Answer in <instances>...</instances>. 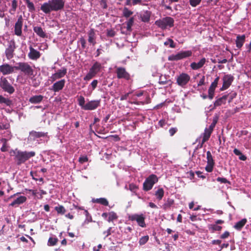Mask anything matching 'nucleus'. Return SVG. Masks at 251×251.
I'll list each match as a JSON object with an SVG mask.
<instances>
[{
    "label": "nucleus",
    "instance_id": "4468645a",
    "mask_svg": "<svg viewBox=\"0 0 251 251\" xmlns=\"http://www.w3.org/2000/svg\"><path fill=\"white\" fill-rule=\"evenodd\" d=\"M67 72V69L65 67H63L61 69L58 70L56 73L52 74L50 76V80L51 82H53L56 79H58L64 77L66 75Z\"/></svg>",
    "mask_w": 251,
    "mask_h": 251
},
{
    "label": "nucleus",
    "instance_id": "5fc2aeb1",
    "mask_svg": "<svg viewBox=\"0 0 251 251\" xmlns=\"http://www.w3.org/2000/svg\"><path fill=\"white\" fill-rule=\"evenodd\" d=\"M88 160V158L87 156H81L78 159V161L80 163L83 164L85 162H87Z\"/></svg>",
    "mask_w": 251,
    "mask_h": 251
},
{
    "label": "nucleus",
    "instance_id": "39448f33",
    "mask_svg": "<svg viewBox=\"0 0 251 251\" xmlns=\"http://www.w3.org/2000/svg\"><path fill=\"white\" fill-rule=\"evenodd\" d=\"M158 179L155 175H151L145 180L143 185V189L148 191L152 189L154 184L158 182Z\"/></svg>",
    "mask_w": 251,
    "mask_h": 251
},
{
    "label": "nucleus",
    "instance_id": "680f3d73",
    "mask_svg": "<svg viewBox=\"0 0 251 251\" xmlns=\"http://www.w3.org/2000/svg\"><path fill=\"white\" fill-rule=\"evenodd\" d=\"M229 235L230 233L228 231H226L221 235L220 238L223 239H226L229 236Z\"/></svg>",
    "mask_w": 251,
    "mask_h": 251
},
{
    "label": "nucleus",
    "instance_id": "4be33fe9",
    "mask_svg": "<svg viewBox=\"0 0 251 251\" xmlns=\"http://www.w3.org/2000/svg\"><path fill=\"white\" fill-rule=\"evenodd\" d=\"M33 29L34 32L40 37L46 38L47 37L46 33L41 26H34Z\"/></svg>",
    "mask_w": 251,
    "mask_h": 251
},
{
    "label": "nucleus",
    "instance_id": "72a5a7b5",
    "mask_svg": "<svg viewBox=\"0 0 251 251\" xmlns=\"http://www.w3.org/2000/svg\"><path fill=\"white\" fill-rule=\"evenodd\" d=\"M0 141L3 143L2 146L0 148V151L2 152L7 151L8 148H9L7 144L8 140L5 138H2Z\"/></svg>",
    "mask_w": 251,
    "mask_h": 251
},
{
    "label": "nucleus",
    "instance_id": "473e14b6",
    "mask_svg": "<svg viewBox=\"0 0 251 251\" xmlns=\"http://www.w3.org/2000/svg\"><path fill=\"white\" fill-rule=\"evenodd\" d=\"M245 40V36L243 35L242 36H238L237 37L236 40V45L237 47H242L243 45Z\"/></svg>",
    "mask_w": 251,
    "mask_h": 251
},
{
    "label": "nucleus",
    "instance_id": "f3484780",
    "mask_svg": "<svg viewBox=\"0 0 251 251\" xmlns=\"http://www.w3.org/2000/svg\"><path fill=\"white\" fill-rule=\"evenodd\" d=\"M88 41L90 43V46H94L96 43V31L92 28L88 32Z\"/></svg>",
    "mask_w": 251,
    "mask_h": 251
},
{
    "label": "nucleus",
    "instance_id": "7c9ffc66",
    "mask_svg": "<svg viewBox=\"0 0 251 251\" xmlns=\"http://www.w3.org/2000/svg\"><path fill=\"white\" fill-rule=\"evenodd\" d=\"M0 104H4L6 106H10L12 101L8 98H6L0 95Z\"/></svg>",
    "mask_w": 251,
    "mask_h": 251
},
{
    "label": "nucleus",
    "instance_id": "20e7f679",
    "mask_svg": "<svg viewBox=\"0 0 251 251\" xmlns=\"http://www.w3.org/2000/svg\"><path fill=\"white\" fill-rule=\"evenodd\" d=\"M15 69L20 71L25 75L31 76L33 74L32 67L27 62H19L15 66Z\"/></svg>",
    "mask_w": 251,
    "mask_h": 251
},
{
    "label": "nucleus",
    "instance_id": "423d86ee",
    "mask_svg": "<svg viewBox=\"0 0 251 251\" xmlns=\"http://www.w3.org/2000/svg\"><path fill=\"white\" fill-rule=\"evenodd\" d=\"M192 52L191 50L181 51L176 54H172L168 57L169 61H177L188 57L192 55Z\"/></svg>",
    "mask_w": 251,
    "mask_h": 251
},
{
    "label": "nucleus",
    "instance_id": "c85d7f7f",
    "mask_svg": "<svg viewBox=\"0 0 251 251\" xmlns=\"http://www.w3.org/2000/svg\"><path fill=\"white\" fill-rule=\"evenodd\" d=\"M174 202L175 201L173 199L168 198L162 205L163 209L165 210L169 209L174 204Z\"/></svg>",
    "mask_w": 251,
    "mask_h": 251
},
{
    "label": "nucleus",
    "instance_id": "0eeeda50",
    "mask_svg": "<svg viewBox=\"0 0 251 251\" xmlns=\"http://www.w3.org/2000/svg\"><path fill=\"white\" fill-rule=\"evenodd\" d=\"M128 219L131 221H136L138 225L142 227H146L145 223V217L143 214H134L129 215Z\"/></svg>",
    "mask_w": 251,
    "mask_h": 251
},
{
    "label": "nucleus",
    "instance_id": "37998d69",
    "mask_svg": "<svg viewBox=\"0 0 251 251\" xmlns=\"http://www.w3.org/2000/svg\"><path fill=\"white\" fill-rule=\"evenodd\" d=\"M27 7L30 12H33L35 11V7L33 2H31L29 0H27V2H25Z\"/></svg>",
    "mask_w": 251,
    "mask_h": 251
},
{
    "label": "nucleus",
    "instance_id": "f257e3e1",
    "mask_svg": "<svg viewBox=\"0 0 251 251\" xmlns=\"http://www.w3.org/2000/svg\"><path fill=\"white\" fill-rule=\"evenodd\" d=\"M65 1L63 0H49L41 6V10L46 14L51 11H57L63 9Z\"/></svg>",
    "mask_w": 251,
    "mask_h": 251
},
{
    "label": "nucleus",
    "instance_id": "79ce46f5",
    "mask_svg": "<svg viewBox=\"0 0 251 251\" xmlns=\"http://www.w3.org/2000/svg\"><path fill=\"white\" fill-rule=\"evenodd\" d=\"M123 16L126 18H128L133 14V12L128 10L127 8L125 7L123 12Z\"/></svg>",
    "mask_w": 251,
    "mask_h": 251
},
{
    "label": "nucleus",
    "instance_id": "c03bdc74",
    "mask_svg": "<svg viewBox=\"0 0 251 251\" xmlns=\"http://www.w3.org/2000/svg\"><path fill=\"white\" fill-rule=\"evenodd\" d=\"M118 218V216L116 213L114 212H111L109 213V217L108 219V221L110 222L113 221V220H116Z\"/></svg>",
    "mask_w": 251,
    "mask_h": 251
},
{
    "label": "nucleus",
    "instance_id": "2f4dec72",
    "mask_svg": "<svg viewBox=\"0 0 251 251\" xmlns=\"http://www.w3.org/2000/svg\"><path fill=\"white\" fill-rule=\"evenodd\" d=\"M164 195V191L162 188H159L157 191H155L154 195L156 199L159 201L162 199Z\"/></svg>",
    "mask_w": 251,
    "mask_h": 251
},
{
    "label": "nucleus",
    "instance_id": "a211bd4d",
    "mask_svg": "<svg viewBox=\"0 0 251 251\" xmlns=\"http://www.w3.org/2000/svg\"><path fill=\"white\" fill-rule=\"evenodd\" d=\"M65 80L61 79L54 83L52 86V90L54 92H59L65 86Z\"/></svg>",
    "mask_w": 251,
    "mask_h": 251
},
{
    "label": "nucleus",
    "instance_id": "a19ab883",
    "mask_svg": "<svg viewBox=\"0 0 251 251\" xmlns=\"http://www.w3.org/2000/svg\"><path fill=\"white\" fill-rule=\"evenodd\" d=\"M55 210L57 211L58 214H64L66 212V209L62 205L55 207Z\"/></svg>",
    "mask_w": 251,
    "mask_h": 251
},
{
    "label": "nucleus",
    "instance_id": "6e6552de",
    "mask_svg": "<svg viewBox=\"0 0 251 251\" xmlns=\"http://www.w3.org/2000/svg\"><path fill=\"white\" fill-rule=\"evenodd\" d=\"M0 87L4 92L9 94H13L15 91L14 88L10 84L5 77H1L0 78Z\"/></svg>",
    "mask_w": 251,
    "mask_h": 251
},
{
    "label": "nucleus",
    "instance_id": "49530a36",
    "mask_svg": "<svg viewBox=\"0 0 251 251\" xmlns=\"http://www.w3.org/2000/svg\"><path fill=\"white\" fill-rule=\"evenodd\" d=\"M58 242V239L56 238L50 237L48 240V245L53 246L56 244Z\"/></svg>",
    "mask_w": 251,
    "mask_h": 251
},
{
    "label": "nucleus",
    "instance_id": "f8f14e48",
    "mask_svg": "<svg viewBox=\"0 0 251 251\" xmlns=\"http://www.w3.org/2000/svg\"><path fill=\"white\" fill-rule=\"evenodd\" d=\"M23 22L24 19L22 16H19L14 25V33L17 36H21L22 35Z\"/></svg>",
    "mask_w": 251,
    "mask_h": 251
},
{
    "label": "nucleus",
    "instance_id": "2eb2a0df",
    "mask_svg": "<svg viewBox=\"0 0 251 251\" xmlns=\"http://www.w3.org/2000/svg\"><path fill=\"white\" fill-rule=\"evenodd\" d=\"M100 100H93L88 101L85 104L84 110H94L100 106Z\"/></svg>",
    "mask_w": 251,
    "mask_h": 251
},
{
    "label": "nucleus",
    "instance_id": "1a4fd4ad",
    "mask_svg": "<svg viewBox=\"0 0 251 251\" xmlns=\"http://www.w3.org/2000/svg\"><path fill=\"white\" fill-rule=\"evenodd\" d=\"M190 80V76L186 73H181L176 78V84L184 88Z\"/></svg>",
    "mask_w": 251,
    "mask_h": 251
},
{
    "label": "nucleus",
    "instance_id": "774afa93",
    "mask_svg": "<svg viewBox=\"0 0 251 251\" xmlns=\"http://www.w3.org/2000/svg\"><path fill=\"white\" fill-rule=\"evenodd\" d=\"M158 124L160 126V127H163L166 125L165 120L164 119L160 120L158 122Z\"/></svg>",
    "mask_w": 251,
    "mask_h": 251
},
{
    "label": "nucleus",
    "instance_id": "603ef678",
    "mask_svg": "<svg viewBox=\"0 0 251 251\" xmlns=\"http://www.w3.org/2000/svg\"><path fill=\"white\" fill-rule=\"evenodd\" d=\"M201 0H190V4L193 7H195L200 4Z\"/></svg>",
    "mask_w": 251,
    "mask_h": 251
},
{
    "label": "nucleus",
    "instance_id": "69168bd1",
    "mask_svg": "<svg viewBox=\"0 0 251 251\" xmlns=\"http://www.w3.org/2000/svg\"><path fill=\"white\" fill-rule=\"evenodd\" d=\"M107 34L108 36L113 37L115 34V32L112 29L107 30Z\"/></svg>",
    "mask_w": 251,
    "mask_h": 251
},
{
    "label": "nucleus",
    "instance_id": "4c0bfd02",
    "mask_svg": "<svg viewBox=\"0 0 251 251\" xmlns=\"http://www.w3.org/2000/svg\"><path fill=\"white\" fill-rule=\"evenodd\" d=\"M77 101H78V105L81 107L82 109L84 110L85 104H85V101L84 98L83 96H80L78 98Z\"/></svg>",
    "mask_w": 251,
    "mask_h": 251
},
{
    "label": "nucleus",
    "instance_id": "a878e982",
    "mask_svg": "<svg viewBox=\"0 0 251 251\" xmlns=\"http://www.w3.org/2000/svg\"><path fill=\"white\" fill-rule=\"evenodd\" d=\"M101 68V64L98 62H96L93 64L92 67L90 69V71L96 75L100 71Z\"/></svg>",
    "mask_w": 251,
    "mask_h": 251
},
{
    "label": "nucleus",
    "instance_id": "4d7b16f0",
    "mask_svg": "<svg viewBox=\"0 0 251 251\" xmlns=\"http://www.w3.org/2000/svg\"><path fill=\"white\" fill-rule=\"evenodd\" d=\"M10 125L8 124H0V130L7 129L9 128Z\"/></svg>",
    "mask_w": 251,
    "mask_h": 251
},
{
    "label": "nucleus",
    "instance_id": "bb28decb",
    "mask_svg": "<svg viewBox=\"0 0 251 251\" xmlns=\"http://www.w3.org/2000/svg\"><path fill=\"white\" fill-rule=\"evenodd\" d=\"M217 86L215 85L211 84L210 87L208 90V99L210 100H212L214 97L215 95V90Z\"/></svg>",
    "mask_w": 251,
    "mask_h": 251
},
{
    "label": "nucleus",
    "instance_id": "5701e85b",
    "mask_svg": "<svg viewBox=\"0 0 251 251\" xmlns=\"http://www.w3.org/2000/svg\"><path fill=\"white\" fill-rule=\"evenodd\" d=\"M228 97V95H226L218 99L214 103V107H216L221 106L223 104H225Z\"/></svg>",
    "mask_w": 251,
    "mask_h": 251
},
{
    "label": "nucleus",
    "instance_id": "3c124183",
    "mask_svg": "<svg viewBox=\"0 0 251 251\" xmlns=\"http://www.w3.org/2000/svg\"><path fill=\"white\" fill-rule=\"evenodd\" d=\"M216 180H217V181L220 182L221 183L230 184V181H228L227 179H226V178H224V177H218L217 178Z\"/></svg>",
    "mask_w": 251,
    "mask_h": 251
},
{
    "label": "nucleus",
    "instance_id": "e433bc0d",
    "mask_svg": "<svg viewBox=\"0 0 251 251\" xmlns=\"http://www.w3.org/2000/svg\"><path fill=\"white\" fill-rule=\"evenodd\" d=\"M134 23V18L133 17L130 18L128 21L126 22V30L128 32H130L132 30L131 27Z\"/></svg>",
    "mask_w": 251,
    "mask_h": 251
},
{
    "label": "nucleus",
    "instance_id": "b1692460",
    "mask_svg": "<svg viewBox=\"0 0 251 251\" xmlns=\"http://www.w3.org/2000/svg\"><path fill=\"white\" fill-rule=\"evenodd\" d=\"M44 97L42 95H35L30 97L29 101L31 103L37 104L41 102L43 100Z\"/></svg>",
    "mask_w": 251,
    "mask_h": 251
},
{
    "label": "nucleus",
    "instance_id": "dca6fc26",
    "mask_svg": "<svg viewBox=\"0 0 251 251\" xmlns=\"http://www.w3.org/2000/svg\"><path fill=\"white\" fill-rule=\"evenodd\" d=\"M15 66L13 67L8 64H3L0 66V72L3 75H6L14 72Z\"/></svg>",
    "mask_w": 251,
    "mask_h": 251
},
{
    "label": "nucleus",
    "instance_id": "bf43d9fd",
    "mask_svg": "<svg viewBox=\"0 0 251 251\" xmlns=\"http://www.w3.org/2000/svg\"><path fill=\"white\" fill-rule=\"evenodd\" d=\"M30 176H32V179L35 180H38V178H37V177L38 176V174L36 172L31 171L30 172Z\"/></svg>",
    "mask_w": 251,
    "mask_h": 251
},
{
    "label": "nucleus",
    "instance_id": "e2e57ef3",
    "mask_svg": "<svg viewBox=\"0 0 251 251\" xmlns=\"http://www.w3.org/2000/svg\"><path fill=\"white\" fill-rule=\"evenodd\" d=\"M205 84V76H203L200 79L199 82L198 83V86H201V85H204Z\"/></svg>",
    "mask_w": 251,
    "mask_h": 251
},
{
    "label": "nucleus",
    "instance_id": "0e129e2a",
    "mask_svg": "<svg viewBox=\"0 0 251 251\" xmlns=\"http://www.w3.org/2000/svg\"><path fill=\"white\" fill-rule=\"evenodd\" d=\"M98 80L96 79L94 80L91 83V85L93 88V90H94L97 86L98 84Z\"/></svg>",
    "mask_w": 251,
    "mask_h": 251
},
{
    "label": "nucleus",
    "instance_id": "9b49d317",
    "mask_svg": "<svg viewBox=\"0 0 251 251\" xmlns=\"http://www.w3.org/2000/svg\"><path fill=\"white\" fill-rule=\"evenodd\" d=\"M207 165L205 167V171L208 173L213 171L215 163L212 154L210 151L206 152Z\"/></svg>",
    "mask_w": 251,
    "mask_h": 251
},
{
    "label": "nucleus",
    "instance_id": "338daca9",
    "mask_svg": "<svg viewBox=\"0 0 251 251\" xmlns=\"http://www.w3.org/2000/svg\"><path fill=\"white\" fill-rule=\"evenodd\" d=\"M196 174L199 177L201 178L202 179H205L206 178V176L204 175H202V172H201L200 171H196Z\"/></svg>",
    "mask_w": 251,
    "mask_h": 251
},
{
    "label": "nucleus",
    "instance_id": "c9c22d12",
    "mask_svg": "<svg viewBox=\"0 0 251 251\" xmlns=\"http://www.w3.org/2000/svg\"><path fill=\"white\" fill-rule=\"evenodd\" d=\"M151 14L150 12L146 11L141 16L142 21L144 22H148L150 20Z\"/></svg>",
    "mask_w": 251,
    "mask_h": 251
},
{
    "label": "nucleus",
    "instance_id": "8fccbe9b",
    "mask_svg": "<svg viewBox=\"0 0 251 251\" xmlns=\"http://www.w3.org/2000/svg\"><path fill=\"white\" fill-rule=\"evenodd\" d=\"M191 68L194 70H198L201 68V66L198 63L192 62L190 64Z\"/></svg>",
    "mask_w": 251,
    "mask_h": 251
},
{
    "label": "nucleus",
    "instance_id": "de8ad7c7",
    "mask_svg": "<svg viewBox=\"0 0 251 251\" xmlns=\"http://www.w3.org/2000/svg\"><path fill=\"white\" fill-rule=\"evenodd\" d=\"M84 214L86 216L85 222H87V223H90V222H92V216L89 214L88 210H84Z\"/></svg>",
    "mask_w": 251,
    "mask_h": 251
},
{
    "label": "nucleus",
    "instance_id": "f03ea898",
    "mask_svg": "<svg viewBox=\"0 0 251 251\" xmlns=\"http://www.w3.org/2000/svg\"><path fill=\"white\" fill-rule=\"evenodd\" d=\"M11 155H14V160L16 162V164L20 166L22 164L25 163L29 158L34 157L35 155V152L34 151H22L20 150H12L10 151Z\"/></svg>",
    "mask_w": 251,
    "mask_h": 251
},
{
    "label": "nucleus",
    "instance_id": "ea45409f",
    "mask_svg": "<svg viewBox=\"0 0 251 251\" xmlns=\"http://www.w3.org/2000/svg\"><path fill=\"white\" fill-rule=\"evenodd\" d=\"M209 229L210 230H211L212 232H214L215 231H221L222 229V227L215 224L210 225L209 226Z\"/></svg>",
    "mask_w": 251,
    "mask_h": 251
},
{
    "label": "nucleus",
    "instance_id": "58836bf2",
    "mask_svg": "<svg viewBox=\"0 0 251 251\" xmlns=\"http://www.w3.org/2000/svg\"><path fill=\"white\" fill-rule=\"evenodd\" d=\"M14 50L13 48H7L5 50V54L7 58L10 59L13 56V53Z\"/></svg>",
    "mask_w": 251,
    "mask_h": 251
},
{
    "label": "nucleus",
    "instance_id": "412c9836",
    "mask_svg": "<svg viewBox=\"0 0 251 251\" xmlns=\"http://www.w3.org/2000/svg\"><path fill=\"white\" fill-rule=\"evenodd\" d=\"M30 51L28 53V57L33 60H36L41 56V53L39 51L36 50L34 48H29Z\"/></svg>",
    "mask_w": 251,
    "mask_h": 251
},
{
    "label": "nucleus",
    "instance_id": "f704fd0d",
    "mask_svg": "<svg viewBox=\"0 0 251 251\" xmlns=\"http://www.w3.org/2000/svg\"><path fill=\"white\" fill-rule=\"evenodd\" d=\"M17 7V1L16 0H12L11 2V8L9 9V13L13 15L16 10Z\"/></svg>",
    "mask_w": 251,
    "mask_h": 251
},
{
    "label": "nucleus",
    "instance_id": "cd10ccee",
    "mask_svg": "<svg viewBox=\"0 0 251 251\" xmlns=\"http://www.w3.org/2000/svg\"><path fill=\"white\" fill-rule=\"evenodd\" d=\"M92 201L94 203H97L101 204L104 206H108L109 202L106 199L104 198H101L99 199H93Z\"/></svg>",
    "mask_w": 251,
    "mask_h": 251
},
{
    "label": "nucleus",
    "instance_id": "7ed1b4c3",
    "mask_svg": "<svg viewBox=\"0 0 251 251\" xmlns=\"http://www.w3.org/2000/svg\"><path fill=\"white\" fill-rule=\"evenodd\" d=\"M174 20L170 17H166L155 21V24L159 28L165 29L174 26Z\"/></svg>",
    "mask_w": 251,
    "mask_h": 251
},
{
    "label": "nucleus",
    "instance_id": "393cba45",
    "mask_svg": "<svg viewBox=\"0 0 251 251\" xmlns=\"http://www.w3.org/2000/svg\"><path fill=\"white\" fill-rule=\"evenodd\" d=\"M247 222V219L246 218H244L237 222L234 226V228L238 230H241Z\"/></svg>",
    "mask_w": 251,
    "mask_h": 251
},
{
    "label": "nucleus",
    "instance_id": "aec40b11",
    "mask_svg": "<svg viewBox=\"0 0 251 251\" xmlns=\"http://www.w3.org/2000/svg\"><path fill=\"white\" fill-rule=\"evenodd\" d=\"M48 132H44L41 131H36L35 130H32L29 132V136L30 138L33 140H35L37 138L40 137H44L47 136Z\"/></svg>",
    "mask_w": 251,
    "mask_h": 251
},
{
    "label": "nucleus",
    "instance_id": "c756f323",
    "mask_svg": "<svg viewBox=\"0 0 251 251\" xmlns=\"http://www.w3.org/2000/svg\"><path fill=\"white\" fill-rule=\"evenodd\" d=\"M212 132L213 131L210 130L207 128H205L204 132L203 134L202 143H205L209 140Z\"/></svg>",
    "mask_w": 251,
    "mask_h": 251
},
{
    "label": "nucleus",
    "instance_id": "9d476101",
    "mask_svg": "<svg viewBox=\"0 0 251 251\" xmlns=\"http://www.w3.org/2000/svg\"><path fill=\"white\" fill-rule=\"evenodd\" d=\"M234 79V77L232 75L230 74L225 75L222 78L223 85L220 88V91H223L228 89L231 85Z\"/></svg>",
    "mask_w": 251,
    "mask_h": 251
},
{
    "label": "nucleus",
    "instance_id": "6e6d98bb",
    "mask_svg": "<svg viewBox=\"0 0 251 251\" xmlns=\"http://www.w3.org/2000/svg\"><path fill=\"white\" fill-rule=\"evenodd\" d=\"M174 42L172 39H167V40L164 43V46L169 45L170 47H174L173 45Z\"/></svg>",
    "mask_w": 251,
    "mask_h": 251
},
{
    "label": "nucleus",
    "instance_id": "864d4df0",
    "mask_svg": "<svg viewBox=\"0 0 251 251\" xmlns=\"http://www.w3.org/2000/svg\"><path fill=\"white\" fill-rule=\"evenodd\" d=\"M138 189V186L133 183L129 185V189L132 192H135Z\"/></svg>",
    "mask_w": 251,
    "mask_h": 251
},
{
    "label": "nucleus",
    "instance_id": "a18cd8bd",
    "mask_svg": "<svg viewBox=\"0 0 251 251\" xmlns=\"http://www.w3.org/2000/svg\"><path fill=\"white\" fill-rule=\"evenodd\" d=\"M149 237L148 235L142 237L139 239V243L140 245H143L145 244L149 240Z\"/></svg>",
    "mask_w": 251,
    "mask_h": 251
},
{
    "label": "nucleus",
    "instance_id": "ddd939ff",
    "mask_svg": "<svg viewBox=\"0 0 251 251\" xmlns=\"http://www.w3.org/2000/svg\"><path fill=\"white\" fill-rule=\"evenodd\" d=\"M117 78L119 79L124 78L126 80H128L130 78L129 74L126 72L125 68L123 67H118L116 71Z\"/></svg>",
    "mask_w": 251,
    "mask_h": 251
},
{
    "label": "nucleus",
    "instance_id": "052dcab7",
    "mask_svg": "<svg viewBox=\"0 0 251 251\" xmlns=\"http://www.w3.org/2000/svg\"><path fill=\"white\" fill-rule=\"evenodd\" d=\"M131 93V92H128L125 94V95H122L120 98V100L123 101L127 100V98L129 97Z\"/></svg>",
    "mask_w": 251,
    "mask_h": 251
},
{
    "label": "nucleus",
    "instance_id": "13d9d810",
    "mask_svg": "<svg viewBox=\"0 0 251 251\" xmlns=\"http://www.w3.org/2000/svg\"><path fill=\"white\" fill-rule=\"evenodd\" d=\"M177 131V128L176 127H172L169 130V132L170 136H173Z\"/></svg>",
    "mask_w": 251,
    "mask_h": 251
},
{
    "label": "nucleus",
    "instance_id": "6ab92c4d",
    "mask_svg": "<svg viewBox=\"0 0 251 251\" xmlns=\"http://www.w3.org/2000/svg\"><path fill=\"white\" fill-rule=\"evenodd\" d=\"M27 198L24 196H20L14 200L10 204L9 206L12 207H17L19 205L24 203L26 201Z\"/></svg>",
    "mask_w": 251,
    "mask_h": 251
},
{
    "label": "nucleus",
    "instance_id": "09e8293b",
    "mask_svg": "<svg viewBox=\"0 0 251 251\" xmlns=\"http://www.w3.org/2000/svg\"><path fill=\"white\" fill-rule=\"evenodd\" d=\"M96 75L94 73L91 72L89 70L88 73L84 77V80L86 81H88L92 79L93 77Z\"/></svg>",
    "mask_w": 251,
    "mask_h": 251
}]
</instances>
